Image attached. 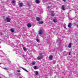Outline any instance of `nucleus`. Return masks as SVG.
I'll return each instance as SVG.
<instances>
[{
    "label": "nucleus",
    "instance_id": "obj_1",
    "mask_svg": "<svg viewBox=\"0 0 78 78\" xmlns=\"http://www.w3.org/2000/svg\"><path fill=\"white\" fill-rule=\"evenodd\" d=\"M6 20H7V22H10V21H11V19L9 17H6Z\"/></svg>",
    "mask_w": 78,
    "mask_h": 78
},
{
    "label": "nucleus",
    "instance_id": "obj_2",
    "mask_svg": "<svg viewBox=\"0 0 78 78\" xmlns=\"http://www.w3.org/2000/svg\"><path fill=\"white\" fill-rule=\"evenodd\" d=\"M42 30H41L39 31V34H42Z\"/></svg>",
    "mask_w": 78,
    "mask_h": 78
},
{
    "label": "nucleus",
    "instance_id": "obj_3",
    "mask_svg": "<svg viewBox=\"0 0 78 78\" xmlns=\"http://www.w3.org/2000/svg\"><path fill=\"white\" fill-rule=\"evenodd\" d=\"M23 4L22 3H20L19 4V6H20V7H22V6H23Z\"/></svg>",
    "mask_w": 78,
    "mask_h": 78
},
{
    "label": "nucleus",
    "instance_id": "obj_4",
    "mask_svg": "<svg viewBox=\"0 0 78 78\" xmlns=\"http://www.w3.org/2000/svg\"><path fill=\"white\" fill-rule=\"evenodd\" d=\"M21 69H23V70H24V71H25V72H28V70H27V69H25L22 67H21Z\"/></svg>",
    "mask_w": 78,
    "mask_h": 78
},
{
    "label": "nucleus",
    "instance_id": "obj_5",
    "mask_svg": "<svg viewBox=\"0 0 78 78\" xmlns=\"http://www.w3.org/2000/svg\"><path fill=\"white\" fill-rule=\"evenodd\" d=\"M37 58V59H38V60H41V59H42V57L38 56V57Z\"/></svg>",
    "mask_w": 78,
    "mask_h": 78
},
{
    "label": "nucleus",
    "instance_id": "obj_6",
    "mask_svg": "<svg viewBox=\"0 0 78 78\" xmlns=\"http://www.w3.org/2000/svg\"><path fill=\"white\" fill-rule=\"evenodd\" d=\"M27 26L29 28H30L31 27V24L30 23H28L27 25Z\"/></svg>",
    "mask_w": 78,
    "mask_h": 78
},
{
    "label": "nucleus",
    "instance_id": "obj_7",
    "mask_svg": "<svg viewBox=\"0 0 78 78\" xmlns=\"http://www.w3.org/2000/svg\"><path fill=\"white\" fill-rule=\"evenodd\" d=\"M65 5H62V10H63V11L65 10Z\"/></svg>",
    "mask_w": 78,
    "mask_h": 78
},
{
    "label": "nucleus",
    "instance_id": "obj_8",
    "mask_svg": "<svg viewBox=\"0 0 78 78\" xmlns=\"http://www.w3.org/2000/svg\"><path fill=\"white\" fill-rule=\"evenodd\" d=\"M72 47V43H70L68 45V47L69 48H71Z\"/></svg>",
    "mask_w": 78,
    "mask_h": 78
},
{
    "label": "nucleus",
    "instance_id": "obj_9",
    "mask_svg": "<svg viewBox=\"0 0 78 78\" xmlns=\"http://www.w3.org/2000/svg\"><path fill=\"white\" fill-rule=\"evenodd\" d=\"M36 20L37 21H40L41 20V18H39V17H37L36 18Z\"/></svg>",
    "mask_w": 78,
    "mask_h": 78
},
{
    "label": "nucleus",
    "instance_id": "obj_10",
    "mask_svg": "<svg viewBox=\"0 0 78 78\" xmlns=\"http://www.w3.org/2000/svg\"><path fill=\"white\" fill-rule=\"evenodd\" d=\"M53 22H55V23H56L57 22H58V21H57V20L55 19H54L53 20Z\"/></svg>",
    "mask_w": 78,
    "mask_h": 78
},
{
    "label": "nucleus",
    "instance_id": "obj_11",
    "mask_svg": "<svg viewBox=\"0 0 78 78\" xmlns=\"http://www.w3.org/2000/svg\"><path fill=\"white\" fill-rule=\"evenodd\" d=\"M71 25H72V23H69L68 25V27L69 28H70L71 27Z\"/></svg>",
    "mask_w": 78,
    "mask_h": 78
},
{
    "label": "nucleus",
    "instance_id": "obj_12",
    "mask_svg": "<svg viewBox=\"0 0 78 78\" xmlns=\"http://www.w3.org/2000/svg\"><path fill=\"white\" fill-rule=\"evenodd\" d=\"M64 55H65V56L67 55L68 53L67 52H66V51H65L63 53Z\"/></svg>",
    "mask_w": 78,
    "mask_h": 78
},
{
    "label": "nucleus",
    "instance_id": "obj_13",
    "mask_svg": "<svg viewBox=\"0 0 78 78\" xmlns=\"http://www.w3.org/2000/svg\"><path fill=\"white\" fill-rule=\"evenodd\" d=\"M35 2L36 3H39L40 1L39 0H36L35 1Z\"/></svg>",
    "mask_w": 78,
    "mask_h": 78
},
{
    "label": "nucleus",
    "instance_id": "obj_14",
    "mask_svg": "<svg viewBox=\"0 0 78 78\" xmlns=\"http://www.w3.org/2000/svg\"><path fill=\"white\" fill-rule=\"evenodd\" d=\"M10 31L12 33H14V29L13 28L11 29L10 30Z\"/></svg>",
    "mask_w": 78,
    "mask_h": 78
},
{
    "label": "nucleus",
    "instance_id": "obj_15",
    "mask_svg": "<svg viewBox=\"0 0 78 78\" xmlns=\"http://www.w3.org/2000/svg\"><path fill=\"white\" fill-rule=\"evenodd\" d=\"M38 23L39 24H42L44 22L43 21H40Z\"/></svg>",
    "mask_w": 78,
    "mask_h": 78
},
{
    "label": "nucleus",
    "instance_id": "obj_16",
    "mask_svg": "<svg viewBox=\"0 0 78 78\" xmlns=\"http://www.w3.org/2000/svg\"><path fill=\"white\" fill-rule=\"evenodd\" d=\"M23 49L24 50V51H27V49L25 47H23Z\"/></svg>",
    "mask_w": 78,
    "mask_h": 78
},
{
    "label": "nucleus",
    "instance_id": "obj_17",
    "mask_svg": "<svg viewBox=\"0 0 78 78\" xmlns=\"http://www.w3.org/2000/svg\"><path fill=\"white\" fill-rule=\"evenodd\" d=\"M52 58H53V56H50L49 57V59L50 60H51L52 59Z\"/></svg>",
    "mask_w": 78,
    "mask_h": 78
},
{
    "label": "nucleus",
    "instance_id": "obj_18",
    "mask_svg": "<svg viewBox=\"0 0 78 78\" xmlns=\"http://www.w3.org/2000/svg\"><path fill=\"white\" fill-rule=\"evenodd\" d=\"M3 19L5 21H6V18L5 17V16H4L3 17Z\"/></svg>",
    "mask_w": 78,
    "mask_h": 78
},
{
    "label": "nucleus",
    "instance_id": "obj_19",
    "mask_svg": "<svg viewBox=\"0 0 78 78\" xmlns=\"http://www.w3.org/2000/svg\"><path fill=\"white\" fill-rule=\"evenodd\" d=\"M51 16H52V17H54L55 16V14L54 13H52L51 15Z\"/></svg>",
    "mask_w": 78,
    "mask_h": 78
},
{
    "label": "nucleus",
    "instance_id": "obj_20",
    "mask_svg": "<svg viewBox=\"0 0 78 78\" xmlns=\"http://www.w3.org/2000/svg\"><path fill=\"white\" fill-rule=\"evenodd\" d=\"M36 68H37V67H36V66H34V69H35V70H36V69H37Z\"/></svg>",
    "mask_w": 78,
    "mask_h": 78
},
{
    "label": "nucleus",
    "instance_id": "obj_21",
    "mask_svg": "<svg viewBox=\"0 0 78 78\" xmlns=\"http://www.w3.org/2000/svg\"><path fill=\"white\" fill-rule=\"evenodd\" d=\"M35 63H36V62H32V64H33V65H34Z\"/></svg>",
    "mask_w": 78,
    "mask_h": 78
},
{
    "label": "nucleus",
    "instance_id": "obj_22",
    "mask_svg": "<svg viewBox=\"0 0 78 78\" xmlns=\"http://www.w3.org/2000/svg\"><path fill=\"white\" fill-rule=\"evenodd\" d=\"M36 41L38 42H39V39H37Z\"/></svg>",
    "mask_w": 78,
    "mask_h": 78
},
{
    "label": "nucleus",
    "instance_id": "obj_23",
    "mask_svg": "<svg viewBox=\"0 0 78 78\" xmlns=\"http://www.w3.org/2000/svg\"><path fill=\"white\" fill-rule=\"evenodd\" d=\"M12 3H15V1H14V0H12Z\"/></svg>",
    "mask_w": 78,
    "mask_h": 78
},
{
    "label": "nucleus",
    "instance_id": "obj_24",
    "mask_svg": "<svg viewBox=\"0 0 78 78\" xmlns=\"http://www.w3.org/2000/svg\"><path fill=\"white\" fill-rule=\"evenodd\" d=\"M7 42H9V44H11V43H10V42H9V40H7Z\"/></svg>",
    "mask_w": 78,
    "mask_h": 78
},
{
    "label": "nucleus",
    "instance_id": "obj_25",
    "mask_svg": "<svg viewBox=\"0 0 78 78\" xmlns=\"http://www.w3.org/2000/svg\"><path fill=\"white\" fill-rule=\"evenodd\" d=\"M38 73H38V72L36 71V75H38Z\"/></svg>",
    "mask_w": 78,
    "mask_h": 78
},
{
    "label": "nucleus",
    "instance_id": "obj_26",
    "mask_svg": "<svg viewBox=\"0 0 78 78\" xmlns=\"http://www.w3.org/2000/svg\"><path fill=\"white\" fill-rule=\"evenodd\" d=\"M55 63H56V62H55V61H53V63L54 64H55Z\"/></svg>",
    "mask_w": 78,
    "mask_h": 78
},
{
    "label": "nucleus",
    "instance_id": "obj_27",
    "mask_svg": "<svg viewBox=\"0 0 78 78\" xmlns=\"http://www.w3.org/2000/svg\"><path fill=\"white\" fill-rule=\"evenodd\" d=\"M48 9H50V8H51V6H48Z\"/></svg>",
    "mask_w": 78,
    "mask_h": 78
},
{
    "label": "nucleus",
    "instance_id": "obj_28",
    "mask_svg": "<svg viewBox=\"0 0 78 78\" xmlns=\"http://www.w3.org/2000/svg\"><path fill=\"white\" fill-rule=\"evenodd\" d=\"M0 35H2V36H3V33H2V32L0 33Z\"/></svg>",
    "mask_w": 78,
    "mask_h": 78
},
{
    "label": "nucleus",
    "instance_id": "obj_29",
    "mask_svg": "<svg viewBox=\"0 0 78 78\" xmlns=\"http://www.w3.org/2000/svg\"><path fill=\"white\" fill-rule=\"evenodd\" d=\"M17 72H20V71L19 70H18L17 71Z\"/></svg>",
    "mask_w": 78,
    "mask_h": 78
},
{
    "label": "nucleus",
    "instance_id": "obj_30",
    "mask_svg": "<svg viewBox=\"0 0 78 78\" xmlns=\"http://www.w3.org/2000/svg\"><path fill=\"white\" fill-rule=\"evenodd\" d=\"M70 53H71V52H70L69 54V55H70Z\"/></svg>",
    "mask_w": 78,
    "mask_h": 78
},
{
    "label": "nucleus",
    "instance_id": "obj_31",
    "mask_svg": "<svg viewBox=\"0 0 78 78\" xmlns=\"http://www.w3.org/2000/svg\"><path fill=\"white\" fill-rule=\"evenodd\" d=\"M63 0V2H66V0Z\"/></svg>",
    "mask_w": 78,
    "mask_h": 78
},
{
    "label": "nucleus",
    "instance_id": "obj_32",
    "mask_svg": "<svg viewBox=\"0 0 78 78\" xmlns=\"http://www.w3.org/2000/svg\"><path fill=\"white\" fill-rule=\"evenodd\" d=\"M64 28H66V27L65 26H64Z\"/></svg>",
    "mask_w": 78,
    "mask_h": 78
},
{
    "label": "nucleus",
    "instance_id": "obj_33",
    "mask_svg": "<svg viewBox=\"0 0 78 78\" xmlns=\"http://www.w3.org/2000/svg\"><path fill=\"white\" fill-rule=\"evenodd\" d=\"M1 64H2V63H0V65H1Z\"/></svg>",
    "mask_w": 78,
    "mask_h": 78
},
{
    "label": "nucleus",
    "instance_id": "obj_34",
    "mask_svg": "<svg viewBox=\"0 0 78 78\" xmlns=\"http://www.w3.org/2000/svg\"><path fill=\"white\" fill-rule=\"evenodd\" d=\"M4 69H6V68H4Z\"/></svg>",
    "mask_w": 78,
    "mask_h": 78
},
{
    "label": "nucleus",
    "instance_id": "obj_35",
    "mask_svg": "<svg viewBox=\"0 0 78 78\" xmlns=\"http://www.w3.org/2000/svg\"><path fill=\"white\" fill-rule=\"evenodd\" d=\"M19 78H23L21 77H20Z\"/></svg>",
    "mask_w": 78,
    "mask_h": 78
},
{
    "label": "nucleus",
    "instance_id": "obj_36",
    "mask_svg": "<svg viewBox=\"0 0 78 78\" xmlns=\"http://www.w3.org/2000/svg\"><path fill=\"white\" fill-rule=\"evenodd\" d=\"M0 44H1V42H0Z\"/></svg>",
    "mask_w": 78,
    "mask_h": 78
},
{
    "label": "nucleus",
    "instance_id": "obj_37",
    "mask_svg": "<svg viewBox=\"0 0 78 78\" xmlns=\"http://www.w3.org/2000/svg\"><path fill=\"white\" fill-rule=\"evenodd\" d=\"M77 27H78V25H77Z\"/></svg>",
    "mask_w": 78,
    "mask_h": 78
},
{
    "label": "nucleus",
    "instance_id": "obj_38",
    "mask_svg": "<svg viewBox=\"0 0 78 78\" xmlns=\"http://www.w3.org/2000/svg\"><path fill=\"white\" fill-rule=\"evenodd\" d=\"M1 56L2 57V56Z\"/></svg>",
    "mask_w": 78,
    "mask_h": 78
},
{
    "label": "nucleus",
    "instance_id": "obj_39",
    "mask_svg": "<svg viewBox=\"0 0 78 78\" xmlns=\"http://www.w3.org/2000/svg\"><path fill=\"white\" fill-rule=\"evenodd\" d=\"M41 56H42V54H41Z\"/></svg>",
    "mask_w": 78,
    "mask_h": 78
},
{
    "label": "nucleus",
    "instance_id": "obj_40",
    "mask_svg": "<svg viewBox=\"0 0 78 78\" xmlns=\"http://www.w3.org/2000/svg\"><path fill=\"white\" fill-rule=\"evenodd\" d=\"M78 1V0H77Z\"/></svg>",
    "mask_w": 78,
    "mask_h": 78
}]
</instances>
